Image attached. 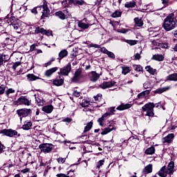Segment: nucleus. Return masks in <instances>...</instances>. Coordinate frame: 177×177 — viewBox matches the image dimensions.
<instances>
[{
	"instance_id": "obj_1",
	"label": "nucleus",
	"mask_w": 177,
	"mask_h": 177,
	"mask_svg": "<svg viewBox=\"0 0 177 177\" xmlns=\"http://www.w3.org/2000/svg\"><path fill=\"white\" fill-rule=\"evenodd\" d=\"M162 27L165 31H172L177 27L176 19L175 18V14L173 12L169 14L165 19L162 24Z\"/></svg>"
},
{
	"instance_id": "obj_16",
	"label": "nucleus",
	"mask_w": 177,
	"mask_h": 177,
	"mask_svg": "<svg viewBox=\"0 0 177 177\" xmlns=\"http://www.w3.org/2000/svg\"><path fill=\"white\" fill-rule=\"evenodd\" d=\"M32 127V122L26 120L24 122L21 129L24 131H28Z\"/></svg>"
},
{
	"instance_id": "obj_36",
	"label": "nucleus",
	"mask_w": 177,
	"mask_h": 177,
	"mask_svg": "<svg viewBox=\"0 0 177 177\" xmlns=\"http://www.w3.org/2000/svg\"><path fill=\"white\" fill-rule=\"evenodd\" d=\"M93 125V123L92 122H90L84 127V133H85L86 132H89V131H91V129H92Z\"/></svg>"
},
{
	"instance_id": "obj_3",
	"label": "nucleus",
	"mask_w": 177,
	"mask_h": 177,
	"mask_svg": "<svg viewBox=\"0 0 177 177\" xmlns=\"http://www.w3.org/2000/svg\"><path fill=\"white\" fill-rule=\"evenodd\" d=\"M37 9H42L41 19H45L46 17H48L49 15H50V10H49V8H48V4L46 3H44L43 6L32 8L31 10L32 13L37 15V13H38Z\"/></svg>"
},
{
	"instance_id": "obj_9",
	"label": "nucleus",
	"mask_w": 177,
	"mask_h": 177,
	"mask_svg": "<svg viewBox=\"0 0 177 177\" xmlns=\"http://www.w3.org/2000/svg\"><path fill=\"white\" fill-rule=\"evenodd\" d=\"M71 71V64L68 63L65 66L60 68V71L58 72L59 75H68Z\"/></svg>"
},
{
	"instance_id": "obj_14",
	"label": "nucleus",
	"mask_w": 177,
	"mask_h": 177,
	"mask_svg": "<svg viewBox=\"0 0 177 177\" xmlns=\"http://www.w3.org/2000/svg\"><path fill=\"white\" fill-rule=\"evenodd\" d=\"M115 85V82L110 81V82H104L100 84V88L102 89H107V88H111V86H114Z\"/></svg>"
},
{
	"instance_id": "obj_54",
	"label": "nucleus",
	"mask_w": 177,
	"mask_h": 177,
	"mask_svg": "<svg viewBox=\"0 0 177 177\" xmlns=\"http://www.w3.org/2000/svg\"><path fill=\"white\" fill-rule=\"evenodd\" d=\"M144 89H149L150 88V83L149 82H146L143 84Z\"/></svg>"
},
{
	"instance_id": "obj_51",
	"label": "nucleus",
	"mask_w": 177,
	"mask_h": 177,
	"mask_svg": "<svg viewBox=\"0 0 177 177\" xmlns=\"http://www.w3.org/2000/svg\"><path fill=\"white\" fill-rule=\"evenodd\" d=\"M150 92H151V90H146L142 91V94L144 95L145 98L147 97V96H149V95H150Z\"/></svg>"
},
{
	"instance_id": "obj_24",
	"label": "nucleus",
	"mask_w": 177,
	"mask_h": 177,
	"mask_svg": "<svg viewBox=\"0 0 177 177\" xmlns=\"http://www.w3.org/2000/svg\"><path fill=\"white\" fill-rule=\"evenodd\" d=\"M143 174H151L153 172V165H147L142 170Z\"/></svg>"
},
{
	"instance_id": "obj_25",
	"label": "nucleus",
	"mask_w": 177,
	"mask_h": 177,
	"mask_svg": "<svg viewBox=\"0 0 177 177\" xmlns=\"http://www.w3.org/2000/svg\"><path fill=\"white\" fill-rule=\"evenodd\" d=\"M9 60V55L5 54H0V66H2L3 63H6Z\"/></svg>"
},
{
	"instance_id": "obj_38",
	"label": "nucleus",
	"mask_w": 177,
	"mask_h": 177,
	"mask_svg": "<svg viewBox=\"0 0 177 177\" xmlns=\"http://www.w3.org/2000/svg\"><path fill=\"white\" fill-rule=\"evenodd\" d=\"M36 103L39 106H44V100L39 97H35Z\"/></svg>"
},
{
	"instance_id": "obj_17",
	"label": "nucleus",
	"mask_w": 177,
	"mask_h": 177,
	"mask_svg": "<svg viewBox=\"0 0 177 177\" xmlns=\"http://www.w3.org/2000/svg\"><path fill=\"white\" fill-rule=\"evenodd\" d=\"M131 107H132V104H121L116 108V110H119V111H122L123 110H127V109H131Z\"/></svg>"
},
{
	"instance_id": "obj_28",
	"label": "nucleus",
	"mask_w": 177,
	"mask_h": 177,
	"mask_svg": "<svg viewBox=\"0 0 177 177\" xmlns=\"http://www.w3.org/2000/svg\"><path fill=\"white\" fill-rule=\"evenodd\" d=\"M10 26L14 28V30H19L21 27V22L20 21H15L12 22Z\"/></svg>"
},
{
	"instance_id": "obj_19",
	"label": "nucleus",
	"mask_w": 177,
	"mask_h": 177,
	"mask_svg": "<svg viewBox=\"0 0 177 177\" xmlns=\"http://www.w3.org/2000/svg\"><path fill=\"white\" fill-rule=\"evenodd\" d=\"M41 110L46 114H50V113H52V111H53V106H52V105L44 106L41 108Z\"/></svg>"
},
{
	"instance_id": "obj_52",
	"label": "nucleus",
	"mask_w": 177,
	"mask_h": 177,
	"mask_svg": "<svg viewBox=\"0 0 177 177\" xmlns=\"http://www.w3.org/2000/svg\"><path fill=\"white\" fill-rule=\"evenodd\" d=\"M104 164V160H101L98 161L97 163V168L99 169V168H100V167H102V165H103Z\"/></svg>"
},
{
	"instance_id": "obj_43",
	"label": "nucleus",
	"mask_w": 177,
	"mask_h": 177,
	"mask_svg": "<svg viewBox=\"0 0 177 177\" xmlns=\"http://www.w3.org/2000/svg\"><path fill=\"white\" fill-rule=\"evenodd\" d=\"M133 67L134 70L136 71H138V73H140V71H143V68L140 65H133Z\"/></svg>"
},
{
	"instance_id": "obj_5",
	"label": "nucleus",
	"mask_w": 177,
	"mask_h": 177,
	"mask_svg": "<svg viewBox=\"0 0 177 177\" xmlns=\"http://www.w3.org/2000/svg\"><path fill=\"white\" fill-rule=\"evenodd\" d=\"M53 147H55V146L51 143H44L39 146V149H40L41 151L45 153H50V151L53 150Z\"/></svg>"
},
{
	"instance_id": "obj_59",
	"label": "nucleus",
	"mask_w": 177,
	"mask_h": 177,
	"mask_svg": "<svg viewBox=\"0 0 177 177\" xmlns=\"http://www.w3.org/2000/svg\"><path fill=\"white\" fill-rule=\"evenodd\" d=\"M109 57H111V59H115V55L112 52L108 51V53L106 54Z\"/></svg>"
},
{
	"instance_id": "obj_30",
	"label": "nucleus",
	"mask_w": 177,
	"mask_h": 177,
	"mask_svg": "<svg viewBox=\"0 0 177 177\" xmlns=\"http://www.w3.org/2000/svg\"><path fill=\"white\" fill-rule=\"evenodd\" d=\"M134 23L136 27H142L143 26V21L142 19H139V17H136L134 19Z\"/></svg>"
},
{
	"instance_id": "obj_56",
	"label": "nucleus",
	"mask_w": 177,
	"mask_h": 177,
	"mask_svg": "<svg viewBox=\"0 0 177 177\" xmlns=\"http://www.w3.org/2000/svg\"><path fill=\"white\" fill-rule=\"evenodd\" d=\"M68 0H64L62 2L63 8H67L68 6Z\"/></svg>"
},
{
	"instance_id": "obj_37",
	"label": "nucleus",
	"mask_w": 177,
	"mask_h": 177,
	"mask_svg": "<svg viewBox=\"0 0 177 177\" xmlns=\"http://www.w3.org/2000/svg\"><path fill=\"white\" fill-rule=\"evenodd\" d=\"M36 34H45V29L41 27H37L35 30Z\"/></svg>"
},
{
	"instance_id": "obj_44",
	"label": "nucleus",
	"mask_w": 177,
	"mask_h": 177,
	"mask_svg": "<svg viewBox=\"0 0 177 177\" xmlns=\"http://www.w3.org/2000/svg\"><path fill=\"white\" fill-rule=\"evenodd\" d=\"M162 5L165 6V8H167V6H169L171 5L170 0H161Z\"/></svg>"
},
{
	"instance_id": "obj_29",
	"label": "nucleus",
	"mask_w": 177,
	"mask_h": 177,
	"mask_svg": "<svg viewBox=\"0 0 177 177\" xmlns=\"http://www.w3.org/2000/svg\"><path fill=\"white\" fill-rule=\"evenodd\" d=\"M156 153V148L154 147H150L149 148L147 149L145 151V154L148 156H152Z\"/></svg>"
},
{
	"instance_id": "obj_8",
	"label": "nucleus",
	"mask_w": 177,
	"mask_h": 177,
	"mask_svg": "<svg viewBox=\"0 0 177 177\" xmlns=\"http://www.w3.org/2000/svg\"><path fill=\"white\" fill-rule=\"evenodd\" d=\"M55 15L61 20H66V19H68V16H70V13L68 12V10L65 9L64 10L56 12Z\"/></svg>"
},
{
	"instance_id": "obj_6",
	"label": "nucleus",
	"mask_w": 177,
	"mask_h": 177,
	"mask_svg": "<svg viewBox=\"0 0 177 177\" xmlns=\"http://www.w3.org/2000/svg\"><path fill=\"white\" fill-rule=\"evenodd\" d=\"M31 113H32L31 109L24 108V109L17 110V114L20 118L21 121V120H23V118L26 117H28V115H30Z\"/></svg>"
},
{
	"instance_id": "obj_45",
	"label": "nucleus",
	"mask_w": 177,
	"mask_h": 177,
	"mask_svg": "<svg viewBox=\"0 0 177 177\" xmlns=\"http://www.w3.org/2000/svg\"><path fill=\"white\" fill-rule=\"evenodd\" d=\"M125 42H127V44H129V45H131V46L138 44V41L136 40H126Z\"/></svg>"
},
{
	"instance_id": "obj_60",
	"label": "nucleus",
	"mask_w": 177,
	"mask_h": 177,
	"mask_svg": "<svg viewBox=\"0 0 177 177\" xmlns=\"http://www.w3.org/2000/svg\"><path fill=\"white\" fill-rule=\"evenodd\" d=\"M141 58H142V56H140V54L139 53H136L134 55V60H140Z\"/></svg>"
},
{
	"instance_id": "obj_55",
	"label": "nucleus",
	"mask_w": 177,
	"mask_h": 177,
	"mask_svg": "<svg viewBox=\"0 0 177 177\" xmlns=\"http://www.w3.org/2000/svg\"><path fill=\"white\" fill-rule=\"evenodd\" d=\"M103 121H105V120L102 117L98 118L97 122H99V124L100 125V127H103V125H104Z\"/></svg>"
},
{
	"instance_id": "obj_4",
	"label": "nucleus",
	"mask_w": 177,
	"mask_h": 177,
	"mask_svg": "<svg viewBox=\"0 0 177 177\" xmlns=\"http://www.w3.org/2000/svg\"><path fill=\"white\" fill-rule=\"evenodd\" d=\"M155 107H156V105H154V103L149 102L144 105L142 107V109L143 110V111H147L146 115H147L148 117H153Z\"/></svg>"
},
{
	"instance_id": "obj_2",
	"label": "nucleus",
	"mask_w": 177,
	"mask_h": 177,
	"mask_svg": "<svg viewBox=\"0 0 177 177\" xmlns=\"http://www.w3.org/2000/svg\"><path fill=\"white\" fill-rule=\"evenodd\" d=\"M174 168H175V163L171 161L169 163L167 167V166H163L160 168L157 174L160 177H167L168 175L174 174Z\"/></svg>"
},
{
	"instance_id": "obj_12",
	"label": "nucleus",
	"mask_w": 177,
	"mask_h": 177,
	"mask_svg": "<svg viewBox=\"0 0 177 177\" xmlns=\"http://www.w3.org/2000/svg\"><path fill=\"white\" fill-rule=\"evenodd\" d=\"M81 78H82V71L77 69L75 72L74 76L71 78V82H78Z\"/></svg>"
},
{
	"instance_id": "obj_15",
	"label": "nucleus",
	"mask_w": 177,
	"mask_h": 177,
	"mask_svg": "<svg viewBox=\"0 0 177 177\" xmlns=\"http://www.w3.org/2000/svg\"><path fill=\"white\" fill-rule=\"evenodd\" d=\"M174 138H175V136L174 133H170L167 135L166 137L162 138V142L163 143H171L174 140Z\"/></svg>"
},
{
	"instance_id": "obj_21",
	"label": "nucleus",
	"mask_w": 177,
	"mask_h": 177,
	"mask_svg": "<svg viewBox=\"0 0 177 177\" xmlns=\"http://www.w3.org/2000/svg\"><path fill=\"white\" fill-rule=\"evenodd\" d=\"M151 60H156V62H164V55L161 54L153 55L151 57Z\"/></svg>"
},
{
	"instance_id": "obj_35",
	"label": "nucleus",
	"mask_w": 177,
	"mask_h": 177,
	"mask_svg": "<svg viewBox=\"0 0 177 177\" xmlns=\"http://www.w3.org/2000/svg\"><path fill=\"white\" fill-rule=\"evenodd\" d=\"M125 8H135L136 6V3L134 1L127 2L124 5Z\"/></svg>"
},
{
	"instance_id": "obj_64",
	"label": "nucleus",
	"mask_w": 177,
	"mask_h": 177,
	"mask_svg": "<svg viewBox=\"0 0 177 177\" xmlns=\"http://www.w3.org/2000/svg\"><path fill=\"white\" fill-rule=\"evenodd\" d=\"M57 177H70L64 174H57Z\"/></svg>"
},
{
	"instance_id": "obj_11",
	"label": "nucleus",
	"mask_w": 177,
	"mask_h": 177,
	"mask_svg": "<svg viewBox=\"0 0 177 177\" xmlns=\"http://www.w3.org/2000/svg\"><path fill=\"white\" fill-rule=\"evenodd\" d=\"M64 84V77L62 75H58L53 80V84L55 86H62Z\"/></svg>"
},
{
	"instance_id": "obj_22",
	"label": "nucleus",
	"mask_w": 177,
	"mask_h": 177,
	"mask_svg": "<svg viewBox=\"0 0 177 177\" xmlns=\"http://www.w3.org/2000/svg\"><path fill=\"white\" fill-rule=\"evenodd\" d=\"M169 89H171V86H167L166 87L159 88L153 92L154 93H158L160 95L161 93H163V92H167V91H169Z\"/></svg>"
},
{
	"instance_id": "obj_27",
	"label": "nucleus",
	"mask_w": 177,
	"mask_h": 177,
	"mask_svg": "<svg viewBox=\"0 0 177 177\" xmlns=\"http://www.w3.org/2000/svg\"><path fill=\"white\" fill-rule=\"evenodd\" d=\"M166 81H174V82H177V73H173L171 75H169L166 77Z\"/></svg>"
},
{
	"instance_id": "obj_10",
	"label": "nucleus",
	"mask_w": 177,
	"mask_h": 177,
	"mask_svg": "<svg viewBox=\"0 0 177 177\" xmlns=\"http://www.w3.org/2000/svg\"><path fill=\"white\" fill-rule=\"evenodd\" d=\"M17 103L19 105L31 106V100L27 97V96H21L17 100Z\"/></svg>"
},
{
	"instance_id": "obj_50",
	"label": "nucleus",
	"mask_w": 177,
	"mask_h": 177,
	"mask_svg": "<svg viewBox=\"0 0 177 177\" xmlns=\"http://www.w3.org/2000/svg\"><path fill=\"white\" fill-rule=\"evenodd\" d=\"M57 161L59 164H64L66 162V158H59L57 159Z\"/></svg>"
},
{
	"instance_id": "obj_57",
	"label": "nucleus",
	"mask_w": 177,
	"mask_h": 177,
	"mask_svg": "<svg viewBox=\"0 0 177 177\" xmlns=\"http://www.w3.org/2000/svg\"><path fill=\"white\" fill-rule=\"evenodd\" d=\"M37 46H38V44H34L31 45L30 48V52H34V50H35V48H37Z\"/></svg>"
},
{
	"instance_id": "obj_53",
	"label": "nucleus",
	"mask_w": 177,
	"mask_h": 177,
	"mask_svg": "<svg viewBox=\"0 0 177 177\" xmlns=\"http://www.w3.org/2000/svg\"><path fill=\"white\" fill-rule=\"evenodd\" d=\"M113 3V6H120L121 5V0H114Z\"/></svg>"
},
{
	"instance_id": "obj_58",
	"label": "nucleus",
	"mask_w": 177,
	"mask_h": 177,
	"mask_svg": "<svg viewBox=\"0 0 177 177\" xmlns=\"http://www.w3.org/2000/svg\"><path fill=\"white\" fill-rule=\"evenodd\" d=\"M89 46L90 48H96L97 49H100V45H98L97 44H91Z\"/></svg>"
},
{
	"instance_id": "obj_18",
	"label": "nucleus",
	"mask_w": 177,
	"mask_h": 177,
	"mask_svg": "<svg viewBox=\"0 0 177 177\" xmlns=\"http://www.w3.org/2000/svg\"><path fill=\"white\" fill-rule=\"evenodd\" d=\"M57 71V67L51 68L46 71L44 73V75H46V77H52V75L54 73H56Z\"/></svg>"
},
{
	"instance_id": "obj_7",
	"label": "nucleus",
	"mask_w": 177,
	"mask_h": 177,
	"mask_svg": "<svg viewBox=\"0 0 177 177\" xmlns=\"http://www.w3.org/2000/svg\"><path fill=\"white\" fill-rule=\"evenodd\" d=\"M1 133H3L5 136H8V138H13V136H18V138H20L21 136V134L19 133L17 131L12 129H3L2 130Z\"/></svg>"
},
{
	"instance_id": "obj_42",
	"label": "nucleus",
	"mask_w": 177,
	"mask_h": 177,
	"mask_svg": "<svg viewBox=\"0 0 177 177\" xmlns=\"http://www.w3.org/2000/svg\"><path fill=\"white\" fill-rule=\"evenodd\" d=\"M89 104H90L89 101H88L86 100H83L81 103L82 107H88V106H89Z\"/></svg>"
},
{
	"instance_id": "obj_40",
	"label": "nucleus",
	"mask_w": 177,
	"mask_h": 177,
	"mask_svg": "<svg viewBox=\"0 0 177 177\" xmlns=\"http://www.w3.org/2000/svg\"><path fill=\"white\" fill-rule=\"evenodd\" d=\"M107 113L109 114V115H113L114 113H115V106H112L108 109Z\"/></svg>"
},
{
	"instance_id": "obj_34",
	"label": "nucleus",
	"mask_w": 177,
	"mask_h": 177,
	"mask_svg": "<svg viewBox=\"0 0 177 177\" xmlns=\"http://www.w3.org/2000/svg\"><path fill=\"white\" fill-rule=\"evenodd\" d=\"M122 74H124V75H127V74H128V73H131V68H129V66H123L122 67Z\"/></svg>"
},
{
	"instance_id": "obj_32",
	"label": "nucleus",
	"mask_w": 177,
	"mask_h": 177,
	"mask_svg": "<svg viewBox=\"0 0 177 177\" xmlns=\"http://www.w3.org/2000/svg\"><path fill=\"white\" fill-rule=\"evenodd\" d=\"M145 70L149 73V74H151L152 75H154L156 73H157V70L151 68L150 66H147L145 67Z\"/></svg>"
},
{
	"instance_id": "obj_13",
	"label": "nucleus",
	"mask_w": 177,
	"mask_h": 177,
	"mask_svg": "<svg viewBox=\"0 0 177 177\" xmlns=\"http://www.w3.org/2000/svg\"><path fill=\"white\" fill-rule=\"evenodd\" d=\"M89 77L90 81H92V82H96V81L100 78V75L96 73V71H91L89 73Z\"/></svg>"
},
{
	"instance_id": "obj_63",
	"label": "nucleus",
	"mask_w": 177,
	"mask_h": 177,
	"mask_svg": "<svg viewBox=\"0 0 177 177\" xmlns=\"http://www.w3.org/2000/svg\"><path fill=\"white\" fill-rule=\"evenodd\" d=\"M44 34L46 35L47 37H50V35H52V30H45Z\"/></svg>"
},
{
	"instance_id": "obj_23",
	"label": "nucleus",
	"mask_w": 177,
	"mask_h": 177,
	"mask_svg": "<svg viewBox=\"0 0 177 177\" xmlns=\"http://www.w3.org/2000/svg\"><path fill=\"white\" fill-rule=\"evenodd\" d=\"M68 3H73V5H86V3L84 0H68Z\"/></svg>"
},
{
	"instance_id": "obj_39",
	"label": "nucleus",
	"mask_w": 177,
	"mask_h": 177,
	"mask_svg": "<svg viewBox=\"0 0 177 177\" xmlns=\"http://www.w3.org/2000/svg\"><path fill=\"white\" fill-rule=\"evenodd\" d=\"M121 15H122V12H120L118 10H115L112 15L111 17L115 18V17H121Z\"/></svg>"
},
{
	"instance_id": "obj_61",
	"label": "nucleus",
	"mask_w": 177,
	"mask_h": 177,
	"mask_svg": "<svg viewBox=\"0 0 177 177\" xmlns=\"http://www.w3.org/2000/svg\"><path fill=\"white\" fill-rule=\"evenodd\" d=\"M110 114H109L107 112L105 113L104 115H102V118L106 121V120H107V118H109V117H110Z\"/></svg>"
},
{
	"instance_id": "obj_33",
	"label": "nucleus",
	"mask_w": 177,
	"mask_h": 177,
	"mask_svg": "<svg viewBox=\"0 0 177 177\" xmlns=\"http://www.w3.org/2000/svg\"><path fill=\"white\" fill-rule=\"evenodd\" d=\"M78 27H80V28H82V30H86V28H89V25L82 22V21H80L78 22Z\"/></svg>"
},
{
	"instance_id": "obj_31",
	"label": "nucleus",
	"mask_w": 177,
	"mask_h": 177,
	"mask_svg": "<svg viewBox=\"0 0 177 177\" xmlns=\"http://www.w3.org/2000/svg\"><path fill=\"white\" fill-rule=\"evenodd\" d=\"M26 77L28 81L30 82L36 81V80H39V77H37L34 74H28Z\"/></svg>"
},
{
	"instance_id": "obj_20",
	"label": "nucleus",
	"mask_w": 177,
	"mask_h": 177,
	"mask_svg": "<svg viewBox=\"0 0 177 177\" xmlns=\"http://www.w3.org/2000/svg\"><path fill=\"white\" fill-rule=\"evenodd\" d=\"M58 56L59 58H57V59L60 62L62 59H64V57H67V56H68V52L67 51V50L64 49L59 53Z\"/></svg>"
},
{
	"instance_id": "obj_26",
	"label": "nucleus",
	"mask_w": 177,
	"mask_h": 177,
	"mask_svg": "<svg viewBox=\"0 0 177 177\" xmlns=\"http://www.w3.org/2000/svg\"><path fill=\"white\" fill-rule=\"evenodd\" d=\"M115 129V127L114 126L110 124L109 127L105 128L102 132L101 133V135H107V133H109V132H111V131H114Z\"/></svg>"
},
{
	"instance_id": "obj_62",
	"label": "nucleus",
	"mask_w": 177,
	"mask_h": 177,
	"mask_svg": "<svg viewBox=\"0 0 177 177\" xmlns=\"http://www.w3.org/2000/svg\"><path fill=\"white\" fill-rule=\"evenodd\" d=\"M151 44L153 46H160V43H158V41H157V40H153L151 41Z\"/></svg>"
},
{
	"instance_id": "obj_47",
	"label": "nucleus",
	"mask_w": 177,
	"mask_h": 177,
	"mask_svg": "<svg viewBox=\"0 0 177 177\" xmlns=\"http://www.w3.org/2000/svg\"><path fill=\"white\" fill-rule=\"evenodd\" d=\"M21 64V62H17L13 64L12 68L14 70V71H16V68H17L18 66H20Z\"/></svg>"
},
{
	"instance_id": "obj_46",
	"label": "nucleus",
	"mask_w": 177,
	"mask_h": 177,
	"mask_svg": "<svg viewBox=\"0 0 177 177\" xmlns=\"http://www.w3.org/2000/svg\"><path fill=\"white\" fill-rule=\"evenodd\" d=\"M15 92H16V91L15 89L8 88L6 91V96H9L10 95V93H15Z\"/></svg>"
},
{
	"instance_id": "obj_41",
	"label": "nucleus",
	"mask_w": 177,
	"mask_h": 177,
	"mask_svg": "<svg viewBox=\"0 0 177 177\" xmlns=\"http://www.w3.org/2000/svg\"><path fill=\"white\" fill-rule=\"evenodd\" d=\"M6 91V85L0 84V95H3Z\"/></svg>"
},
{
	"instance_id": "obj_48",
	"label": "nucleus",
	"mask_w": 177,
	"mask_h": 177,
	"mask_svg": "<svg viewBox=\"0 0 177 177\" xmlns=\"http://www.w3.org/2000/svg\"><path fill=\"white\" fill-rule=\"evenodd\" d=\"M159 46H160V48H162V49H167L168 44L167 43H160Z\"/></svg>"
},
{
	"instance_id": "obj_49",
	"label": "nucleus",
	"mask_w": 177,
	"mask_h": 177,
	"mask_svg": "<svg viewBox=\"0 0 177 177\" xmlns=\"http://www.w3.org/2000/svg\"><path fill=\"white\" fill-rule=\"evenodd\" d=\"M73 96H74L75 97H80V96H81V92L74 91L73 93Z\"/></svg>"
}]
</instances>
